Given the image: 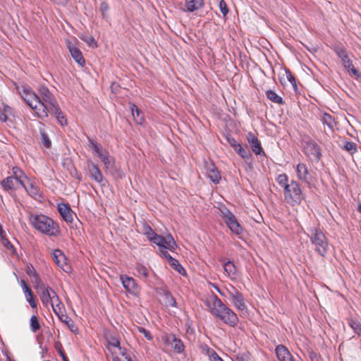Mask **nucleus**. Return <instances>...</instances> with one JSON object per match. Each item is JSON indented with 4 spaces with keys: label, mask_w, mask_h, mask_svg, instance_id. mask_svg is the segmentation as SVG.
<instances>
[{
    "label": "nucleus",
    "mask_w": 361,
    "mask_h": 361,
    "mask_svg": "<svg viewBox=\"0 0 361 361\" xmlns=\"http://www.w3.org/2000/svg\"><path fill=\"white\" fill-rule=\"evenodd\" d=\"M203 302L216 321H220L231 327H235L238 324L239 319L235 312L226 305L217 295L211 294L207 296Z\"/></svg>",
    "instance_id": "nucleus-1"
},
{
    "label": "nucleus",
    "mask_w": 361,
    "mask_h": 361,
    "mask_svg": "<svg viewBox=\"0 0 361 361\" xmlns=\"http://www.w3.org/2000/svg\"><path fill=\"white\" fill-rule=\"evenodd\" d=\"M278 185L283 188V201L290 207L298 206L305 199V194L300 183L295 180H290L285 173L279 174L276 178Z\"/></svg>",
    "instance_id": "nucleus-2"
},
{
    "label": "nucleus",
    "mask_w": 361,
    "mask_h": 361,
    "mask_svg": "<svg viewBox=\"0 0 361 361\" xmlns=\"http://www.w3.org/2000/svg\"><path fill=\"white\" fill-rule=\"evenodd\" d=\"M31 226L37 231L49 237H57L60 228L56 221L44 214H31L29 217Z\"/></svg>",
    "instance_id": "nucleus-3"
},
{
    "label": "nucleus",
    "mask_w": 361,
    "mask_h": 361,
    "mask_svg": "<svg viewBox=\"0 0 361 361\" xmlns=\"http://www.w3.org/2000/svg\"><path fill=\"white\" fill-rule=\"evenodd\" d=\"M17 90L24 102L32 109L33 114L40 119L46 118L47 109L32 88L27 85H22L17 87Z\"/></svg>",
    "instance_id": "nucleus-4"
},
{
    "label": "nucleus",
    "mask_w": 361,
    "mask_h": 361,
    "mask_svg": "<svg viewBox=\"0 0 361 361\" xmlns=\"http://www.w3.org/2000/svg\"><path fill=\"white\" fill-rule=\"evenodd\" d=\"M37 292L45 307H48L50 305L55 314H58L61 312V309H63V304L58 294L50 286L45 285L37 290Z\"/></svg>",
    "instance_id": "nucleus-5"
},
{
    "label": "nucleus",
    "mask_w": 361,
    "mask_h": 361,
    "mask_svg": "<svg viewBox=\"0 0 361 361\" xmlns=\"http://www.w3.org/2000/svg\"><path fill=\"white\" fill-rule=\"evenodd\" d=\"M163 343V350L166 353L174 352L180 354L184 351L185 346L182 341L172 334H164L161 336Z\"/></svg>",
    "instance_id": "nucleus-6"
},
{
    "label": "nucleus",
    "mask_w": 361,
    "mask_h": 361,
    "mask_svg": "<svg viewBox=\"0 0 361 361\" xmlns=\"http://www.w3.org/2000/svg\"><path fill=\"white\" fill-rule=\"evenodd\" d=\"M310 241L314 246L316 252L322 257L327 252L329 243L327 238L319 228H314L312 231Z\"/></svg>",
    "instance_id": "nucleus-7"
},
{
    "label": "nucleus",
    "mask_w": 361,
    "mask_h": 361,
    "mask_svg": "<svg viewBox=\"0 0 361 361\" xmlns=\"http://www.w3.org/2000/svg\"><path fill=\"white\" fill-rule=\"evenodd\" d=\"M220 212L225 224L229 229L235 235H240L243 232V228L235 215L226 207L221 208Z\"/></svg>",
    "instance_id": "nucleus-8"
},
{
    "label": "nucleus",
    "mask_w": 361,
    "mask_h": 361,
    "mask_svg": "<svg viewBox=\"0 0 361 361\" xmlns=\"http://www.w3.org/2000/svg\"><path fill=\"white\" fill-rule=\"evenodd\" d=\"M336 52L338 56L341 59L345 68L347 69L351 75L355 76L356 78H359L360 76V73L354 67L353 61L350 59L347 51L344 49H338L336 51Z\"/></svg>",
    "instance_id": "nucleus-9"
},
{
    "label": "nucleus",
    "mask_w": 361,
    "mask_h": 361,
    "mask_svg": "<svg viewBox=\"0 0 361 361\" xmlns=\"http://www.w3.org/2000/svg\"><path fill=\"white\" fill-rule=\"evenodd\" d=\"M159 247L170 251L175 250L177 247L176 243L171 235H168L165 237L157 235L152 241Z\"/></svg>",
    "instance_id": "nucleus-10"
},
{
    "label": "nucleus",
    "mask_w": 361,
    "mask_h": 361,
    "mask_svg": "<svg viewBox=\"0 0 361 361\" xmlns=\"http://www.w3.org/2000/svg\"><path fill=\"white\" fill-rule=\"evenodd\" d=\"M120 279L123 288L127 292L133 295H137L140 293V286L136 281L130 276L127 275H121Z\"/></svg>",
    "instance_id": "nucleus-11"
},
{
    "label": "nucleus",
    "mask_w": 361,
    "mask_h": 361,
    "mask_svg": "<svg viewBox=\"0 0 361 361\" xmlns=\"http://www.w3.org/2000/svg\"><path fill=\"white\" fill-rule=\"evenodd\" d=\"M39 92L40 94V99L42 103L45 106V107L49 108L51 106V109L54 110H57L55 104L57 102L53 94L49 91L47 87L41 86L39 88Z\"/></svg>",
    "instance_id": "nucleus-12"
},
{
    "label": "nucleus",
    "mask_w": 361,
    "mask_h": 361,
    "mask_svg": "<svg viewBox=\"0 0 361 361\" xmlns=\"http://www.w3.org/2000/svg\"><path fill=\"white\" fill-rule=\"evenodd\" d=\"M303 152L310 159L319 160L322 156L320 147L314 141L310 140L305 142Z\"/></svg>",
    "instance_id": "nucleus-13"
},
{
    "label": "nucleus",
    "mask_w": 361,
    "mask_h": 361,
    "mask_svg": "<svg viewBox=\"0 0 361 361\" xmlns=\"http://www.w3.org/2000/svg\"><path fill=\"white\" fill-rule=\"evenodd\" d=\"M53 260L56 265L61 268L63 271L68 273L71 270V266L67 262V258L63 252L60 250H55L53 252Z\"/></svg>",
    "instance_id": "nucleus-14"
},
{
    "label": "nucleus",
    "mask_w": 361,
    "mask_h": 361,
    "mask_svg": "<svg viewBox=\"0 0 361 361\" xmlns=\"http://www.w3.org/2000/svg\"><path fill=\"white\" fill-rule=\"evenodd\" d=\"M66 44L71 56L75 62L81 66H85V60L81 51L69 39L66 41Z\"/></svg>",
    "instance_id": "nucleus-15"
},
{
    "label": "nucleus",
    "mask_w": 361,
    "mask_h": 361,
    "mask_svg": "<svg viewBox=\"0 0 361 361\" xmlns=\"http://www.w3.org/2000/svg\"><path fill=\"white\" fill-rule=\"evenodd\" d=\"M58 211L63 219L67 224H71L73 221V217L75 214L71 209L68 204L59 203L57 206Z\"/></svg>",
    "instance_id": "nucleus-16"
},
{
    "label": "nucleus",
    "mask_w": 361,
    "mask_h": 361,
    "mask_svg": "<svg viewBox=\"0 0 361 361\" xmlns=\"http://www.w3.org/2000/svg\"><path fill=\"white\" fill-rule=\"evenodd\" d=\"M275 353L279 361H296L289 350L282 344L275 348Z\"/></svg>",
    "instance_id": "nucleus-17"
},
{
    "label": "nucleus",
    "mask_w": 361,
    "mask_h": 361,
    "mask_svg": "<svg viewBox=\"0 0 361 361\" xmlns=\"http://www.w3.org/2000/svg\"><path fill=\"white\" fill-rule=\"evenodd\" d=\"M296 176L298 180L309 183L310 180V173L307 166L305 163H298L295 166Z\"/></svg>",
    "instance_id": "nucleus-18"
},
{
    "label": "nucleus",
    "mask_w": 361,
    "mask_h": 361,
    "mask_svg": "<svg viewBox=\"0 0 361 361\" xmlns=\"http://www.w3.org/2000/svg\"><path fill=\"white\" fill-rule=\"evenodd\" d=\"M29 195L35 200H39L42 197L41 191L36 184L35 181L27 179L25 181V185L22 186Z\"/></svg>",
    "instance_id": "nucleus-19"
},
{
    "label": "nucleus",
    "mask_w": 361,
    "mask_h": 361,
    "mask_svg": "<svg viewBox=\"0 0 361 361\" xmlns=\"http://www.w3.org/2000/svg\"><path fill=\"white\" fill-rule=\"evenodd\" d=\"M107 343V348L111 353L112 357H114L115 355L121 354L126 350V348L121 347L120 341L117 338L110 337L108 338Z\"/></svg>",
    "instance_id": "nucleus-20"
},
{
    "label": "nucleus",
    "mask_w": 361,
    "mask_h": 361,
    "mask_svg": "<svg viewBox=\"0 0 361 361\" xmlns=\"http://www.w3.org/2000/svg\"><path fill=\"white\" fill-rule=\"evenodd\" d=\"M204 6V0H185L184 12L193 13Z\"/></svg>",
    "instance_id": "nucleus-21"
},
{
    "label": "nucleus",
    "mask_w": 361,
    "mask_h": 361,
    "mask_svg": "<svg viewBox=\"0 0 361 361\" xmlns=\"http://www.w3.org/2000/svg\"><path fill=\"white\" fill-rule=\"evenodd\" d=\"M14 111L8 104L4 102L0 104V121L2 122H6L10 121L12 118H14Z\"/></svg>",
    "instance_id": "nucleus-22"
},
{
    "label": "nucleus",
    "mask_w": 361,
    "mask_h": 361,
    "mask_svg": "<svg viewBox=\"0 0 361 361\" xmlns=\"http://www.w3.org/2000/svg\"><path fill=\"white\" fill-rule=\"evenodd\" d=\"M56 314L63 323L66 324L71 331L74 333L78 331V327L75 324V322L66 314H64V307L63 309H61L60 312Z\"/></svg>",
    "instance_id": "nucleus-23"
},
{
    "label": "nucleus",
    "mask_w": 361,
    "mask_h": 361,
    "mask_svg": "<svg viewBox=\"0 0 361 361\" xmlns=\"http://www.w3.org/2000/svg\"><path fill=\"white\" fill-rule=\"evenodd\" d=\"M1 185L4 190L8 191L17 190L20 185L17 180L10 176L1 180Z\"/></svg>",
    "instance_id": "nucleus-24"
},
{
    "label": "nucleus",
    "mask_w": 361,
    "mask_h": 361,
    "mask_svg": "<svg viewBox=\"0 0 361 361\" xmlns=\"http://www.w3.org/2000/svg\"><path fill=\"white\" fill-rule=\"evenodd\" d=\"M207 176L215 184L219 183L221 176L216 167L211 164L207 169Z\"/></svg>",
    "instance_id": "nucleus-25"
},
{
    "label": "nucleus",
    "mask_w": 361,
    "mask_h": 361,
    "mask_svg": "<svg viewBox=\"0 0 361 361\" xmlns=\"http://www.w3.org/2000/svg\"><path fill=\"white\" fill-rule=\"evenodd\" d=\"M87 168L90 178L97 183H102L103 180V175L98 166L91 163L88 164Z\"/></svg>",
    "instance_id": "nucleus-26"
},
{
    "label": "nucleus",
    "mask_w": 361,
    "mask_h": 361,
    "mask_svg": "<svg viewBox=\"0 0 361 361\" xmlns=\"http://www.w3.org/2000/svg\"><path fill=\"white\" fill-rule=\"evenodd\" d=\"M54 106H56V109L57 110L52 109L51 106H49V108L46 107V109H47V111H46V113H47L46 118H47L49 116V114L54 115V116H55V117L56 118L58 121L61 123V125L63 126L64 124H66V123H67L66 119L64 118L63 113H62L61 110L60 109V108L59 107L57 102L55 104Z\"/></svg>",
    "instance_id": "nucleus-27"
},
{
    "label": "nucleus",
    "mask_w": 361,
    "mask_h": 361,
    "mask_svg": "<svg viewBox=\"0 0 361 361\" xmlns=\"http://www.w3.org/2000/svg\"><path fill=\"white\" fill-rule=\"evenodd\" d=\"M225 274L231 280H235L237 277V269L233 262L228 261L224 264Z\"/></svg>",
    "instance_id": "nucleus-28"
},
{
    "label": "nucleus",
    "mask_w": 361,
    "mask_h": 361,
    "mask_svg": "<svg viewBox=\"0 0 361 361\" xmlns=\"http://www.w3.org/2000/svg\"><path fill=\"white\" fill-rule=\"evenodd\" d=\"M13 175L11 176L19 182L21 186L25 185V181L28 179L25 173L18 167L14 166L12 169Z\"/></svg>",
    "instance_id": "nucleus-29"
},
{
    "label": "nucleus",
    "mask_w": 361,
    "mask_h": 361,
    "mask_svg": "<svg viewBox=\"0 0 361 361\" xmlns=\"http://www.w3.org/2000/svg\"><path fill=\"white\" fill-rule=\"evenodd\" d=\"M232 302L238 310L243 311L247 308L245 299L240 292L237 293L235 295H233Z\"/></svg>",
    "instance_id": "nucleus-30"
},
{
    "label": "nucleus",
    "mask_w": 361,
    "mask_h": 361,
    "mask_svg": "<svg viewBox=\"0 0 361 361\" xmlns=\"http://www.w3.org/2000/svg\"><path fill=\"white\" fill-rule=\"evenodd\" d=\"M357 148L355 142L348 140H345L341 145V149L352 156L357 152Z\"/></svg>",
    "instance_id": "nucleus-31"
},
{
    "label": "nucleus",
    "mask_w": 361,
    "mask_h": 361,
    "mask_svg": "<svg viewBox=\"0 0 361 361\" xmlns=\"http://www.w3.org/2000/svg\"><path fill=\"white\" fill-rule=\"evenodd\" d=\"M89 147L92 149L94 152L101 159L108 152L102 148L96 141L89 139Z\"/></svg>",
    "instance_id": "nucleus-32"
},
{
    "label": "nucleus",
    "mask_w": 361,
    "mask_h": 361,
    "mask_svg": "<svg viewBox=\"0 0 361 361\" xmlns=\"http://www.w3.org/2000/svg\"><path fill=\"white\" fill-rule=\"evenodd\" d=\"M0 240H1V244L3 245V246L5 248H6L11 254H12V255L16 254V250L15 247L8 240L5 232H4L2 234L0 235Z\"/></svg>",
    "instance_id": "nucleus-33"
},
{
    "label": "nucleus",
    "mask_w": 361,
    "mask_h": 361,
    "mask_svg": "<svg viewBox=\"0 0 361 361\" xmlns=\"http://www.w3.org/2000/svg\"><path fill=\"white\" fill-rule=\"evenodd\" d=\"M133 353L127 350L112 357L113 361H134Z\"/></svg>",
    "instance_id": "nucleus-34"
},
{
    "label": "nucleus",
    "mask_w": 361,
    "mask_h": 361,
    "mask_svg": "<svg viewBox=\"0 0 361 361\" xmlns=\"http://www.w3.org/2000/svg\"><path fill=\"white\" fill-rule=\"evenodd\" d=\"M265 94L267 99L271 101L272 102L278 104H284L283 98L279 94H277L274 90H268L266 91Z\"/></svg>",
    "instance_id": "nucleus-35"
},
{
    "label": "nucleus",
    "mask_w": 361,
    "mask_h": 361,
    "mask_svg": "<svg viewBox=\"0 0 361 361\" xmlns=\"http://www.w3.org/2000/svg\"><path fill=\"white\" fill-rule=\"evenodd\" d=\"M348 324L353 330V331L359 336H361V323L353 317L347 319Z\"/></svg>",
    "instance_id": "nucleus-36"
},
{
    "label": "nucleus",
    "mask_w": 361,
    "mask_h": 361,
    "mask_svg": "<svg viewBox=\"0 0 361 361\" xmlns=\"http://www.w3.org/2000/svg\"><path fill=\"white\" fill-rule=\"evenodd\" d=\"M130 109H131L132 115H133L135 121L137 123L142 124L144 121V118H143L142 114L141 111L135 104H131Z\"/></svg>",
    "instance_id": "nucleus-37"
},
{
    "label": "nucleus",
    "mask_w": 361,
    "mask_h": 361,
    "mask_svg": "<svg viewBox=\"0 0 361 361\" xmlns=\"http://www.w3.org/2000/svg\"><path fill=\"white\" fill-rule=\"evenodd\" d=\"M250 147H251L252 152L256 155H260V154H262L263 156L266 155L265 152H264V150L262 147L261 143L258 139L256 140L255 141H254L253 142L250 143Z\"/></svg>",
    "instance_id": "nucleus-38"
},
{
    "label": "nucleus",
    "mask_w": 361,
    "mask_h": 361,
    "mask_svg": "<svg viewBox=\"0 0 361 361\" xmlns=\"http://www.w3.org/2000/svg\"><path fill=\"white\" fill-rule=\"evenodd\" d=\"M142 233L147 237L149 241H152L155 236L157 235L154 233L152 228L146 223L142 225Z\"/></svg>",
    "instance_id": "nucleus-39"
},
{
    "label": "nucleus",
    "mask_w": 361,
    "mask_h": 361,
    "mask_svg": "<svg viewBox=\"0 0 361 361\" xmlns=\"http://www.w3.org/2000/svg\"><path fill=\"white\" fill-rule=\"evenodd\" d=\"M200 350L202 354L207 355L209 359H210L212 356L215 355L216 351L209 347L206 344H202L200 345Z\"/></svg>",
    "instance_id": "nucleus-40"
},
{
    "label": "nucleus",
    "mask_w": 361,
    "mask_h": 361,
    "mask_svg": "<svg viewBox=\"0 0 361 361\" xmlns=\"http://www.w3.org/2000/svg\"><path fill=\"white\" fill-rule=\"evenodd\" d=\"M136 270L138 273V276L146 279L149 276V271L147 268L142 264H137Z\"/></svg>",
    "instance_id": "nucleus-41"
},
{
    "label": "nucleus",
    "mask_w": 361,
    "mask_h": 361,
    "mask_svg": "<svg viewBox=\"0 0 361 361\" xmlns=\"http://www.w3.org/2000/svg\"><path fill=\"white\" fill-rule=\"evenodd\" d=\"M169 264L176 270L179 274L183 275L185 274V271L184 268L180 264L178 261L176 259L170 258V261L169 262Z\"/></svg>",
    "instance_id": "nucleus-42"
},
{
    "label": "nucleus",
    "mask_w": 361,
    "mask_h": 361,
    "mask_svg": "<svg viewBox=\"0 0 361 361\" xmlns=\"http://www.w3.org/2000/svg\"><path fill=\"white\" fill-rule=\"evenodd\" d=\"M321 121L323 124L326 125L330 129H333L334 121L330 114L326 113L323 114Z\"/></svg>",
    "instance_id": "nucleus-43"
},
{
    "label": "nucleus",
    "mask_w": 361,
    "mask_h": 361,
    "mask_svg": "<svg viewBox=\"0 0 361 361\" xmlns=\"http://www.w3.org/2000/svg\"><path fill=\"white\" fill-rule=\"evenodd\" d=\"M25 297L27 302L30 304L31 307L33 309H36L37 306V302L35 298L32 291L30 290L28 293H25Z\"/></svg>",
    "instance_id": "nucleus-44"
},
{
    "label": "nucleus",
    "mask_w": 361,
    "mask_h": 361,
    "mask_svg": "<svg viewBox=\"0 0 361 361\" xmlns=\"http://www.w3.org/2000/svg\"><path fill=\"white\" fill-rule=\"evenodd\" d=\"M234 150L243 159H247L250 156V152L246 149L243 148L240 144L235 146Z\"/></svg>",
    "instance_id": "nucleus-45"
},
{
    "label": "nucleus",
    "mask_w": 361,
    "mask_h": 361,
    "mask_svg": "<svg viewBox=\"0 0 361 361\" xmlns=\"http://www.w3.org/2000/svg\"><path fill=\"white\" fill-rule=\"evenodd\" d=\"M30 329L34 333L37 332L40 329L38 317L36 315H32L30 318Z\"/></svg>",
    "instance_id": "nucleus-46"
},
{
    "label": "nucleus",
    "mask_w": 361,
    "mask_h": 361,
    "mask_svg": "<svg viewBox=\"0 0 361 361\" xmlns=\"http://www.w3.org/2000/svg\"><path fill=\"white\" fill-rule=\"evenodd\" d=\"M30 278L37 290L45 286L37 273Z\"/></svg>",
    "instance_id": "nucleus-47"
},
{
    "label": "nucleus",
    "mask_w": 361,
    "mask_h": 361,
    "mask_svg": "<svg viewBox=\"0 0 361 361\" xmlns=\"http://www.w3.org/2000/svg\"><path fill=\"white\" fill-rule=\"evenodd\" d=\"M164 298H165L166 305L167 306L173 307L176 306V302L171 293H169L168 292L165 293Z\"/></svg>",
    "instance_id": "nucleus-48"
},
{
    "label": "nucleus",
    "mask_w": 361,
    "mask_h": 361,
    "mask_svg": "<svg viewBox=\"0 0 361 361\" xmlns=\"http://www.w3.org/2000/svg\"><path fill=\"white\" fill-rule=\"evenodd\" d=\"M80 39L85 42L90 47H97V42L94 38L90 35H85L80 37Z\"/></svg>",
    "instance_id": "nucleus-49"
},
{
    "label": "nucleus",
    "mask_w": 361,
    "mask_h": 361,
    "mask_svg": "<svg viewBox=\"0 0 361 361\" xmlns=\"http://www.w3.org/2000/svg\"><path fill=\"white\" fill-rule=\"evenodd\" d=\"M41 137L42 140V144L46 148H49L51 146V142L49 138L47 133L44 131H41Z\"/></svg>",
    "instance_id": "nucleus-50"
},
{
    "label": "nucleus",
    "mask_w": 361,
    "mask_h": 361,
    "mask_svg": "<svg viewBox=\"0 0 361 361\" xmlns=\"http://www.w3.org/2000/svg\"><path fill=\"white\" fill-rule=\"evenodd\" d=\"M109 9V6L106 2L103 1L100 4L99 11L102 13L103 18H105L107 17L106 13H107Z\"/></svg>",
    "instance_id": "nucleus-51"
},
{
    "label": "nucleus",
    "mask_w": 361,
    "mask_h": 361,
    "mask_svg": "<svg viewBox=\"0 0 361 361\" xmlns=\"http://www.w3.org/2000/svg\"><path fill=\"white\" fill-rule=\"evenodd\" d=\"M137 331L139 333L143 334V336L148 340V341H152L153 337L149 332V331L145 329V328L142 326H137Z\"/></svg>",
    "instance_id": "nucleus-52"
},
{
    "label": "nucleus",
    "mask_w": 361,
    "mask_h": 361,
    "mask_svg": "<svg viewBox=\"0 0 361 361\" xmlns=\"http://www.w3.org/2000/svg\"><path fill=\"white\" fill-rule=\"evenodd\" d=\"M285 73L288 80L293 85V87H296V80L295 78L292 74V73L290 72V71L288 69H286Z\"/></svg>",
    "instance_id": "nucleus-53"
},
{
    "label": "nucleus",
    "mask_w": 361,
    "mask_h": 361,
    "mask_svg": "<svg viewBox=\"0 0 361 361\" xmlns=\"http://www.w3.org/2000/svg\"><path fill=\"white\" fill-rule=\"evenodd\" d=\"M100 159L104 163L106 168H109L111 164L112 158L110 157L109 152L106 153Z\"/></svg>",
    "instance_id": "nucleus-54"
},
{
    "label": "nucleus",
    "mask_w": 361,
    "mask_h": 361,
    "mask_svg": "<svg viewBox=\"0 0 361 361\" xmlns=\"http://www.w3.org/2000/svg\"><path fill=\"white\" fill-rule=\"evenodd\" d=\"M55 348L59 352L63 361H69L61 343L56 344Z\"/></svg>",
    "instance_id": "nucleus-55"
},
{
    "label": "nucleus",
    "mask_w": 361,
    "mask_h": 361,
    "mask_svg": "<svg viewBox=\"0 0 361 361\" xmlns=\"http://www.w3.org/2000/svg\"><path fill=\"white\" fill-rule=\"evenodd\" d=\"M219 8L223 16L225 17L228 13V8L227 4L224 0H221L219 1Z\"/></svg>",
    "instance_id": "nucleus-56"
},
{
    "label": "nucleus",
    "mask_w": 361,
    "mask_h": 361,
    "mask_svg": "<svg viewBox=\"0 0 361 361\" xmlns=\"http://www.w3.org/2000/svg\"><path fill=\"white\" fill-rule=\"evenodd\" d=\"M226 290L231 299L233 298V295H235L239 293V291L232 285H230V288H227Z\"/></svg>",
    "instance_id": "nucleus-57"
},
{
    "label": "nucleus",
    "mask_w": 361,
    "mask_h": 361,
    "mask_svg": "<svg viewBox=\"0 0 361 361\" xmlns=\"http://www.w3.org/2000/svg\"><path fill=\"white\" fill-rule=\"evenodd\" d=\"M246 139H247V142L250 144L251 142H253L254 141H255L258 138H257V135L254 133L249 132L246 135Z\"/></svg>",
    "instance_id": "nucleus-58"
},
{
    "label": "nucleus",
    "mask_w": 361,
    "mask_h": 361,
    "mask_svg": "<svg viewBox=\"0 0 361 361\" xmlns=\"http://www.w3.org/2000/svg\"><path fill=\"white\" fill-rule=\"evenodd\" d=\"M26 273L30 277H32L37 274V271L32 265H28L26 268Z\"/></svg>",
    "instance_id": "nucleus-59"
},
{
    "label": "nucleus",
    "mask_w": 361,
    "mask_h": 361,
    "mask_svg": "<svg viewBox=\"0 0 361 361\" xmlns=\"http://www.w3.org/2000/svg\"><path fill=\"white\" fill-rule=\"evenodd\" d=\"M20 285L23 288L24 294L32 290L31 288L27 286V284L25 280H23V279L20 280Z\"/></svg>",
    "instance_id": "nucleus-60"
},
{
    "label": "nucleus",
    "mask_w": 361,
    "mask_h": 361,
    "mask_svg": "<svg viewBox=\"0 0 361 361\" xmlns=\"http://www.w3.org/2000/svg\"><path fill=\"white\" fill-rule=\"evenodd\" d=\"M20 285L23 288L24 294L32 290L31 288L27 286V284L25 280H23V279L20 280Z\"/></svg>",
    "instance_id": "nucleus-61"
},
{
    "label": "nucleus",
    "mask_w": 361,
    "mask_h": 361,
    "mask_svg": "<svg viewBox=\"0 0 361 361\" xmlns=\"http://www.w3.org/2000/svg\"><path fill=\"white\" fill-rule=\"evenodd\" d=\"M160 255L165 258L168 262L170 261V258H173L165 249L160 250Z\"/></svg>",
    "instance_id": "nucleus-62"
},
{
    "label": "nucleus",
    "mask_w": 361,
    "mask_h": 361,
    "mask_svg": "<svg viewBox=\"0 0 361 361\" xmlns=\"http://www.w3.org/2000/svg\"><path fill=\"white\" fill-rule=\"evenodd\" d=\"M228 141L230 145L233 148V149L235 148V146H238L240 144L237 142V141L234 138H230L228 139Z\"/></svg>",
    "instance_id": "nucleus-63"
},
{
    "label": "nucleus",
    "mask_w": 361,
    "mask_h": 361,
    "mask_svg": "<svg viewBox=\"0 0 361 361\" xmlns=\"http://www.w3.org/2000/svg\"><path fill=\"white\" fill-rule=\"evenodd\" d=\"M210 361H224L222 358L219 356V355L216 353L215 355L212 356L210 359Z\"/></svg>",
    "instance_id": "nucleus-64"
}]
</instances>
